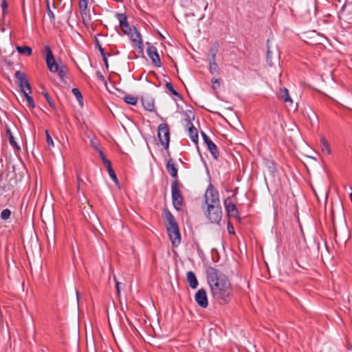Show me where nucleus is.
I'll return each mask as SVG.
<instances>
[{
  "label": "nucleus",
  "instance_id": "f257e3e1",
  "mask_svg": "<svg viewBox=\"0 0 352 352\" xmlns=\"http://www.w3.org/2000/svg\"><path fill=\"white\" fill-rule=\"evenodd\" d=\"M206 274L213 299L221 305L230 303L233 298V288L228 277L212 266L206 267Z\"/></svg>",
  "mask_w": 352,
  "mask_h": 352
},
{
  "label": "nucleus",
  "instance_id": "f03ea898",
  "mask_svg": "<svg viewBox=\"0 0 352 352\" xmlns=\"http://www.w3.org/2000/svg\"><path fill=\"white\" fill-rule=\"evenodd\" d=\"M201 210L211 223L219 224L222 219L219 194L213 184H209L201 204Z\"/></svg>",
  "mask_w": 352,
  "mask_h": 352
},
{
  "label": "nucleus",
  "instance_id": "7ed1b4c3",
  "mask_svg": "<svg viewBox=\"0 0 352 352\" xmlns=\"http://www.w3.org/2000/svg\"><path fill=\"white\" fill-rule=\"evenodd\" d=\"M163 218L166 220V232L173 247H177L181 243V234L178 223L168 208L163 210Z\"/></svg>",
  "mask_w": 352,
  "mask_h": 352
},
{
  "label": "nucleus",
  "instance_id": "20e7f679",
  "mask_svg": "<svg viewBox=\"0 0 352 352\" xmlns=\"http://www.w3.org/2000/svg\"><path fill=\"white\" fill-rule=\"evenodd\" d=\"M45 60L49 70L52 73H57L60 80L66 82L65 78H67V68L65 65L62 63L59 65L56 63L51 47L49 45L45 46Z\"/></svg>",
  "mask_w": 352,
  "mask_h": 352
},
{
  "label": "nucleus",
  "instance_id": "39448f33",
  "mask_svg": "<svg viewBox=\"0 0 352 352\" xmlns=\"http://www.w3.org/2000/svg\"><path fill=\"white\" fill-rule=\"evenodd\" d=\"M116 17L119 21L120 27L123 33L127 35L131 42L138 43L140 47L142 45V39L140 33L134 26H130L125 13H116Z\"/></svg>",
  "mask_w": 352,
  "mask_h": 352
},
{
  "label": "nucleus",
  "instance_id": "423d86ee",
  "mask_svg": "<svg viewBox=\"0 0 352 352\" xmlns=\"http://www.w3.org/2000/svg\"><path fill=\"white\" fill-rule=\"evenodd\" d=\"M183 184L179 180H173L171 182V198L174 208L177 211H180L184 205V199L182 193L181 188Z\"/></svg>",
  "mask_w": 352,
  "mask_h": 352
},
{
  "label": "nucleus",
  "instance_id": "0eeeda50",
  "mask_svg": "<svg viewBox=\"0 0 352 352\" xmlns=\"http://www.w3.org/2000/svg\"><path fill=\"white\" fill-rule=\"evenodd\" d=\"M157 137L161 144L164 146V149L167 151L168 155H169L170 129L168 124L162 123L158 126Z\"/></svg>",
  "mask_w": 352,
  "mask_h": 352
},
{
  "label": "nucleus",
  "instance_id": "6e6552de",
  "mask_svg": "<svg viewBox=\"0 0 352 352\" xmlns=\"http://www.w3.org/2000/svg\"><path fill=\"white\" fill-rule=\"evenodd\" d=\"M185 126L188 129V135L192 140V142L197 144H198V131L197 129L194 126L191 122V118L190 117V115L186 113V117L185 118Z\"/></svg>",
  "mask_w": 352,
  "mask_h": 352
},
{
  "label": "nucleus",
  "instance_id": "1a4fd4ad",
  "mask_svg": "<svg viewBox=\"0 0 352 352\" xmlns=\"http://www.w3.org/2000/svg\"><path fill=\"white\" fill-rule=\"evenodd\" d=\"M223 204L228 218H230V217H233L236 218L238 221H240L241 217L239 215V210L236 208V205L230 201V197L226 199L223 201Z\"/></svg>",
  "mask_w": 352,
  "mask_h": 352
},
{
  "label": "nucleus",
  "instance_id": "9d476101",
  "mask_svg": "<svg viewBox=\"0 0 352 352\" xmlns=\"http://www.w3.org/2000/svg\"><path fill=\"white\" fill-rule=\"evenodd\" d=\"M201 136L203 138L204 144L207 146V148L210 151L214 159L218 160L219 157V151L216 144L203 131L201 132Z\"/></svg>",
  "mask_w": 352,
  "mask_h": 352
},
{
  "label": "nucleus",
  "instance_id": "9b49d317",
  "mask_svg": "<svg viewBox=\"0 0 352 352\" xmlns=\"http://www.w3.org/2000/svg\"><path fill=\"white\" fill-rule=\"evenodd\" d=\"M14 76L18 80V83L22 93H23V91H26L25 88L28 89L29 93H32L30 84L23 72L16 71L14 74Z\"/></svg>",
  "mask_w": 352,
  "mask_h": 352
},
{
  "label": "nucleus",
  "instance_id": "f8f14e48",
  "mask_svg": "<svg viewBox=\"0 0 352 352\" xmlns=\"http://www.w3.org/2000/svg\"><path fill=\"white\" fill-rule=\"evenodd\" d=\"M14 76L18 80V83L22 93H23V91H26L25 88L28 89L29 93H32L30 84L23 72L16 71L14 74Z\"/></svg>",
  "mask_w": 352,
  "mask_h": 352
},
{
  "label": "nucleus",
  "instance_id": "ddd939ff",
  "mask_svg": "<svg viewBox=\"0 0 352 352\" xmlns=\"http://www.w3.org/2000/svg\"><path fill=\"white\" fill-rule=\"evenodd\" d=\"M17 184V179L16 176L11 177L3 186L0 187L1 193L7 192L5 195L11 197L14 195V188Z\"/></svg>",
  "mask_w": 352,
  "mask_h": 352
},
{
  "label": "nucleus",
  "instance_id": "4468645a",
  "mask_svg": "<svg viewBox=\"0 0 352 352\" xmlns=\"http://www.w3.org/2000/svg\"><path fill=\"white\" fill-rule=\"evenodd\" d=\"M78 6L82 21L85 25H87L91 21L89 10L87 9L88 0H80Z\"/></svg>",
  "mask_w": 352,
  "mask_h": 352
},
{
  "label": "nucleus",
  "instance_id": "2eb2a0df",
  "mask_svg": "<svg viewBox=\"0 0 352 352\" xmlns=\"http://www.w3.org/2000/svg\"><path fill=\"white\" fill-rule=\"evenodd\" d=\"M146 44L148 45L146 50V53L148 57L151 59L152 63L155 67H160L162 66V63L156 47L150 45L149 43H146Z\"/></svg>",
  "mask_w": 352,
  "mask_h": 352
},
{
  "label": "nucleus",
  "instance_id": "dca6fc26",
  "mask_svg": "<svg viewBox=\"0 0 352 352\" xmlns=\"http://www.w3.org/2000/svg\"><path fill=\"white\" fill-rule=\"evenodd\" d=\"M195 302L201 308H206L208 305V300L206 291L204 288L199 289L195 296Z\"/></svg>",
  "mask_w": 352,
  "mask_h": 352
},
{
  "label": "nucleus",
  "instance_id": "f3484780",
  "mask_svg": "<svg viewBox=\"0 0 352 352\" xmlns=\"http://www.w3.org/2000/svg\"><path fill=\"white\" fill-rule=\"evenodd\" d=\"M166 168L168 173L170 174L171 177L174 179V180H179L178 179V169L176 167V166L175 165L174 160L173 158H169L166 161Z\"/></svg>",
  "mask_w": 352,
  "mask_h": 352
},
{
  "label": "nucleus",
  "instance_id": "a211bd4d",
  "mask_svg": "<svg viewBox=\"0 0 352 352\" xmlns=\"http://www.w3.org/2000/svg\"><path fill=\"white\" fill-rule=\"evenodd\" d=\"M186 278L189 283V286L192 289H196L199 283L195 273L192 271H188L186 274Z\"/></svg>",
  "mask_w": 352,
  "mask_h": 352
},
{
  "label": "nucleus",
  "instance_id": "6ab92c4d",
  "mask_svg": "<svg viewBox=\"0 0 352 352\" xmlns=\"http://www.w3.org/2000/svg\"><path fill=\"white\" fill-rule=\"evenodd\" d=\"M16 51L18 52L19 54H21V55H24V56H30L32 54V49L29 47V46H26V45H23V46H19V45H16Z\"/></svg>",
  "mask_w": 352,
  "mask_h": 352
},
{
  "label": "nucleus",
  "instance_id": "aec40b11",
  "mask_svg": "<svg viewBox=\"0 0 352 352\" xmlns=\"http://www.w3.org/2000/svg\"><path fill=\"white\" fill-rule=\"evenodd\" d=\"M208 65L210 73L214 76H219L220 74V69L216 61H208Z\"/></svg>",
  "mask_w": 352,
  "mask_h": 352
},
{
  "label": "nucleus",
  "instance_id": "412c9836",
  "mask_svg": "<svg viewBox=\"0 0 352 352\" xmlns=\"http://www.w3.org/2000/svg\"><path fill=\"white\" fill-rule=\"evenodd\" d=\"M278 97L285 102H292V100L289 94L288 90L286 88L280 89Z\"/></svg>",
  "mask_w": 352,
  "mask_h": 352
},
{
  "label": "nucleus",
  "instance_id": "4be33fe9",
  "mask_svg": "<svg viewBox=\"0 0 352 352\" xmlns=\"http://www.w3.org/2000/svg\"><path fill=\"white\" fill-rule=\"evenodd\" d=\"M182 1L184 3L189 1V0H182ZM190 1L194 6V7L197 9H200L201 8H204L206 9L208 6V3L205 1V0H190Z\"/></svg>",
  "mask_w": 352,
  "mask_h": 352
},
{
  "label": "nucleus",
  "instance_id": "5701e85b",
  "mask_svg": "<svg viewBox=\"0 0 352 352\" xmlns=\"http://www.w3.org/2000/svg\"><path fill=\"white\" fill-rule=\"evenodd\" d=\"M320 144H321V150H322V153H324L327 155L331 154V150L330 148V145H329L328 141L324 138H321Z\"/></svg>",
  "mask_w": 352,
  "mask_h": 352
},
{
  "label": "nucleus",
  "instance_id": "b1692460",
  "mask_svg": "<svg viewBox=\"0 0 352 352\" xmlns=\"http://www.w3.org/2000/svg\"><path fill=\"white\" fill-rule=\"evenodd\" d=\"M6 135L8 137L9 142L12 146L14 148H16L19 149V146H18L16 142L14 140V136L12 135V133L11 132V130L9 127H6Z\"/></svg>",
  "mask_w": 352,
  "mask_h": 352
},
{
  "label": "nucleus",
  "instance_id": "393cba45",
  "mask_svg": "<svg viewBox=\"0 0 352 352\" xmlns=\"http://www.w3.org/2000/svg\"><path fill=\"white\" fill-rule=\"evenodd\" d=\"M165 87L166 89L171 93L172 95L177 96L179 99H182V95L174 89L171 82H166L165 84Z\"/></svg>",
  "mask_w": 352,
  "mask_h": 352
},
{
  "label": "nucleus",
  "instance_id": "a878e982",
  "mask_svg": "<svg viewBox=\"0 0 352 352\" xmlns=\"http://www.w3.org/2000/svg\"><path fill=\"white\" fill-rule=\"evenodd\" d=\"M142 105L145 109L152 111L154 110L155 104L153 100H142Z\"/></svg>",
  "mask_w": 352,
  "mask_h": 352
},
{
  "label": "nucleus",
  "instance_id": "bb28decb",
  "mask_svg": "<svg viewBox=\"0 0 352 352\" xmlns=\"http://www.w3.org/2000/svg\"><path fill=\"white\" fill-rule=\"evenodd\" d=\"M123 99L126 103L131 105H135L138 100L137 97L129 94H126Z\"/></svg>",
  "mask_w": 352,
  "mask_h": 352
},
{
  "label": "nucleus",
  "instance_id": "cd10ccee",
  "mask_svg": "<svg viewBox=\"0 0 352 352\" xmlns=\"http://www.w3.org/2000/svg\"><path fill=\"white\" fill-rule=\"evenodd\" d=\"M23 94L24 97L25 98V99L27 100V103H28L27 105H28V107L31 108V109H34L35 107V103H34L33 98L30 95V93L26 92V91H23Z\"/></svg>",
  "mask_w": 352,
  "mask_h": 352
},
{
  "label": "nucleus",
  "instance_id": "c85d7f7f",
  "mask_svg": "<svg viewBox=\"0 0 352 352\" xmlns=\"http://www.w3.org/2000/svg\"><path fill=\"white\" fill-rule=\"evenodd\" d=\"M265 166L267 167L269 172L272 174L277 171L276 163L273 160H267L265 162Z\"/></svg>",
  "mask_w": 352,
  "mask_h": 352
},
{
  "label": "nucleus",
  "instance_id": "c756f323",
  "mask_svg": "<svg viewBox=\"0 0 352 352\" xmlns=\"http://www.w3.org/2000/svg\"><path fill=\"white\" fill-rule=\"evenodd\" d=\"M217 52V47H213L209 50L208 61H216Z\"/></svg>",
  "mask_w": 352,
  "mask_h": 352
},
{
  "label": "nucleus",
  "instance_id": "7c9ffc66",
  "mask_svg": "<svg viewBox=\"0 0 352 352\" xmlns=\"http://www.w3.org/2000/svg\"><path fill=\"white\" fill-rule=\"evenodd\" d=\"M108 171V173L109 175V177L111 178V179L113 181V182L115 183V184L116 186H118V187H120V183H119V181H118V179L116 176V174L113 170V168H109L107 170Z\"/></svg>",
  "mask_w": 352,
  "mask_h": 352
},
{
  "label": "nucleus",
  "instance_id": "2f4dec72",
  "mask_svg": "<svg viewBox=\"0 0 352 352\" xmlns=\"http://www.w3.org/2000/svg\"><path fill=\"white\" fill-rule=\"evenodd\" d=\"M42 94L45 97V98L47 100V102H48L49 105L52 109H55L56 108V104L54 102V101L52 100V99L51 96H50V94L46 91H43Z\"/></svg>",
  "mask_w": 352,
  "mask_h": 352
},
{
  "label": "nucleus",
  "instance_id": "473e14b6",
  "mask_svg": "<svg viewBox=\"0 0 352 352\" xmlns=\"http://www.w3.org/2000/svg\"><path fill=\"white\" fill-rule=\"evenodd\" d=\"M72 92L80 103L82 102V95L78 88H73L72 89Z\"/></svg>",
  "mask_w": 352,
  "mask_h": 352
},
{
  "label": "nucleus",
  "instance_id": "72a5a7b5",
  "mask_svg": "<svg viewBox=\"0 0 352 352\" xmlns=\"http://www.w3.org/2000/svg\"><path fill=\"white\" fill-rule=\"evenodd\" d=\"M10 216H11V211L10 209L8 208H6L4 210H3L1 212V219L2 220H8V219L10 218Z\"/></svg>",
  "mask_w": 352,
  "mask_h": 352
},
{
  "label": "nucleus",
  "instance_id": "f704fd0d",
  "mask_svg": "<svg viewBox=\"0 0 352 352\" xmlns=\"http://www.w3.org/2000/svg\"><path fill=\"white\" fill-rule=\"evenodd\" d=\"M47 12L50 21L52 23H55V15L54 12L52 11L50 7L49 1L47 0Z\"/></svg>",
  "mask_w": 352,
  "mask_h": 352
},
{
  "label": "nucleus",
  "instance_id": "c9c22d12",
  "mask_svg": "<svg viewBox=\"0 0 352 352\" xmlns=\"http://www.w3.org/2000/svg\"><path fill=\"white\" fill-rule=\"evenodd\" d=\"M221 78H216V76L213 77L211 80V82L212 83V89H217L220 87L221 85Z\"/></svg>",
  "mask_w": 352,
  "mask_h": 352
},
{
  "label": "nucleus",
  "instance_id": "e433bc0d",
  "mask_svg": "<svg viewBox=\"0 0 352 352\" xmlns=\"http://www.w3.org/2000/svg\"><path fill=\"white\" fill-rule=\"evenodd\" d=\"M1 9H2V17H3V19H4L6 15L8 13V5L7 3V0H1Z\"/></svg>",
  "mask_w": 352,
  "mask_h": 352
},
{
  "label": "nucleus",
  "instance_id": "4c0bfd02",
  "mask_svg": "<svg viewBox=\"0 0 352 352\" xmlns=\"http://www.w3.org/2000/svg\"><path fill=\"white\" fill-rule=\"evenodd\" d=\"M45 135H46V141L49 148L54 147V142L53 140L48 131V130H45Z\"/></svg>",
  "mask_w": 352,
  "mask_h": 352
},
{
  "label": "nucleus",
  "instance_id": "58836bf2",
  "mask_svg": "<svg viewBox=\"0 0 352 352\" xmlns=\"http://www.w3.org/2000/svg\"><path fill=\"white\" fill-rule=\"evenodd\" d=\"M94 42H95L96 47L98 49V50L100 53V55L105 54L104 48L100 45V41L96 36H95Z\"/></svg>",
  "mask_w": 352,
  "mask_h": 352
},
{
  "label": "nucleus",
  "instance_id": "ea45409f",
  "mask_svg": "<svg viewBox=\"0 0 352 352\" xmlns=\"http://www.w3.org/2000/svg\"><path fill=\"white\" fill-rule=\"evenodd\" d=\"M72 3H69L66 8V13H65V16L67 18V21L68 22L70 17H71V15H72Z\"/></svg>",
  "mask_w": 352,
  "mask_h": 352
},
{
  "label": "nucleus",
  "instance_id": "a19ab883",
  "mask_svg": "<svg viewBox=\"0 0 352 352\" xmlns=\"http://www.w3.org/2000/svg\"><path fill=\"white\" fill-rule=\"evenodd\" d=\"M227 230H228V232L229 234H235L234 226L230 220H228V221Z\"/></svg>",
  "mask_w": 352,
  "mask_h": 352
},
{
  "label": "nucleus",
  "instance_id": "79ce46f5",
  "mask_svg": "<svg viewBox=\"0 0 352 352\" xmlns=\"http://www.w3.org/2000/svg\"><path fill=\"white\" fill-rule=\"evenodd\" d=\"M107 56H111V54L108 53V54H102L101 56L102 58V60L104 62V66L106 67L107 69H109V63H108V60H107Z\"/></svg>",
  "mask_w": 352,
  "mask_h": 352
},
{
  "label": "nucleus",
  "instance_id": "37998d69",
  "mask_svg": "<svg viewBox=\"0 0 352 352\" xmlns=\"http://www.w3.org/2000/svg\"><path fill=\"white\" fill-rule=\"evenodd\" d=\"M96 75L97 78L99 80H100L102 82H106L105 78H104V75L100 71L96 72Z\"/></svg>",
  "mask_w": 352,
  "mask_h": 352
},
{
  "label": "nucleus",
  "instance_id": "c03bdc74",
  "mask_svg": "<svg viewBox=\"0 0 352 352\" xmlns=\"http://www.w3.org/2000/svg\"><path fill=\"white\" fill-rule=\"evenodd\" d=\"M102 162L104 163V164L107 167V169L108 170L109 168H113L112 167V165H111V162L110 160H109L108 159H105L102 161Z\"/></svg>",
  "mask_w": 352,
  "mask_h": 352
},
{
  "label": "nucleus",
  "instance_id": "a18cd8bd",
  "mask_svg": "<svg viewBox=\"0 0 352 352\" xmlns=\"http://www.w3.org/2000/svg\"><path fill=\"white\" fill-rule=\"evenodd\" d=\"M98 152L99 153L100 157L102 160V161H103L104 160H105L107 158L104 153L102 152V150L98 148Z\"/></svg>",
  "mask_w": 352,
  "mask_h": 352
},
{
  "label": "nucleus",
  "instance_id": "49530a36",
  "mask_svg": "<svg viewBox=\"0 0 352 352\" xmlns=\"http://www.w3.org/2000/svg\"><path fill=\"white\" fill-rule=\"evenodd\" d=\"M4 63L8 65V66H12L13 65V62L8 60L7 58H4Z\"/></svg>",
  "mask_w": 352,
  "mask_h": 352
},
{
  "label": "nucleus",
  "instance_id": "de8ad7c7",
  "mask_svg": "<svg viewBox=\"0 0 352 352\" xmlns=\"http://www.w3.org/2000/svg\"><path fill=\"white\" fill-rule=\"evenodd\" d=\"M120 283L117 282L116 283V291H117V293L119 294L120 292Z\"/></svg>",
  "mask_w": 352,
  "mask_h": 352
},
{
  "label": "nucleus",
  "instance_id": "09e8293b",
  "mask_svg": "<svg viewBox=\"0 0 352 352\" xmlns=\"http://www.w3.org/2000/svg\"><path fill=\"white\" fill-rule=\"evenodd\" d=\"M77 181H78V186L80 185V183L82 182V179L80 177L79 175H78V177H77Z\"/></svg>",
  "mask_w": 352,
  "mask_h": 352
},
{
  "label": "nucleus",
  "instance_id": "8fccbe9b",
  "mask_svg": "<svg viewBox=\"0 0 352 352\" xmlns=\"http://www.w3.org/2000/svg\"><path fill=\"white\" fill-rule=\"evenodd\" d=\"M189 113H191V114H192V119H194V118H195V116H194V114L192 113V112L191 111H189Z\"/></svg>",
  "mask_w": 352,
  "mask_h": 352
},
{
  "label": "nucleus",
  "instance_id": "3c124183",
  "mask_svg": "<svg viewBox=\"0 0 352 352\" xmlns=\"http://www.w3.org/2000/svg\"><path fill=\"white\" fill-rule=\"evenodd\" d=\"M349 196H350L351 201V203H352V192L350 194V195H349Z\"/></svg>",
  "mask_w": 352,
  "mask_h": 352
},
{
  "label": "nucleus",
  "instance_id": "603ef678",
  "mask_svg": "<svg viewBox=\"0 0 352 352\" xmlns=\"http://www.w3.org/2000/svg\"><path fill=\"white\" fill-rule=\"evenodd\" d=\"M53 7H54V8H56V6H55V3H54V2L53 3Z\"/></svg>",
  "mask_w": 352,
  "mask_h": 352
},
{
  "label": "nucleus",
  "instance_id": "864d4df0",
  "mask_svg": "<svg viewBox=\"0 0 352 352\" xmlns=\"http://www.w3.org/2000/svg\"><path fill=\"white\" fill-rule=\"evenodd\" d=\"M351 3H352V0H351Z\"/></svg>",
  "mask_w": 352,
  "mask_h": 352
}]
</instances>
